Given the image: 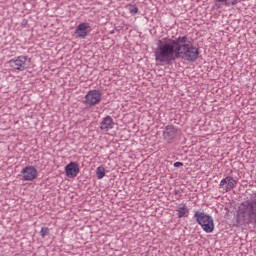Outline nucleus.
I'll use <instances>...</instances> for the list:
<instances>
[{
  "label": "nucleus",
  "mask_w": 256,
  "mask_h": 256,
  "mask_svg": "<svg viewBox=\"0 0 256 256\" xmlns=\"http://www.w3.org/2000/svg\"><path fill=\"white\" fill-rule=\"evenodd\" d=\"M200 53L199 48L193 46L187 36H179L174 40L169 38L158 40L154 51L155 61L159 65H172L176 59L195 63Z\"/></svg>",
  "instance_id": "nucleus-1"
},
{
  "label": "nucleus",
  "mask_w": 256,
  "mask_h": 256,
  "mask_svg": "<svg viewBox=\"0 0 256 256\" xmlns=\"http://www.w3.org/2000/svg\"><path fill=\"white\" fill-rule=\"evenodd\" d=\"M236 223L256 227V199L240 203L236 211Z\"/></svg>",
  "instance_id": "nucleus-2"
},
{
  "label": "nucleus",
  "mask_w": 256,
  "mask_h": 256,
  "mask_svg": "<svg viewBox=\"0 0 256 256\" xmlns=\"http://www.w3.org/2000/svg\"><path fill=\"white\" fill-rule=\"evenodd\" d=\"M194 219H196V223L202 227L205 233H213L215 231V222L211 215L205 212L195 211Z\"/></svg>",
  "instance_id": "nucleus-3"
},
{
  "label": "nucleus",
  "mask_w": 256,
  "mask_h": 256,
  "mask_svg": "<svg viewBox=\"0 0 256 256\" xmlns=\"http://www.w3.org/2000/svg\"><path fill=\"white\" fill-rule=\"evenodd\" d=\"M29 63H31V58L22 55L11 59L8 65L15 71H25V69H29Z\"/></svg>",
  "instance_id": "nucleus-4"
},
{
  "label": "nucleus",
  "mask_w": 256,
  "mask_h": 256,
  "mask_svg": "<svg viewBox=\"0 0 256 256\" xmlns=\"http://www.w3.org/2000/svg\"><path fill=\"white\" fill-rule=\"evenodd\" d=\"M101 97H103L101 91L90 90L85 95L84 105H87L88 107H95V105H99V103H101Z\"/></svg>",
  "instance_id": "nucleus-5"
},
{
  "label": "nucleus",
  "mask_w": 256,
  "mask_h": 256,
  "mask_svg": "<svg viewBox=\"0 0 256 256\" xmlns=\"http://www.w3.org/2000/svg\"><path fill=\"white\" fill-rule=\"evenodd\" d=\"M180 131L181 130H179L178 128H176L173 125H167L163 131L164 141H166L168 143H173V141H175V139H177V136L179 135Z\"/></svg>",
  "instance_id": "nucleus-6"
},
{
  "label": "nucleus",
  "mask_w": 256,
  "mask_h": 256,
  "mask_svg": "<svg viewBox=\"0 0 256 256\" xmlns=\"http://www.w3.org/2000/svg\"><path fill=\"white\" fill-rule=\"evenodd\" d=\"M238 181L235 180L232 176H227L220 181L219 189H222L224 193H229L237 187Z\"/></svg>",
  "instance_id": "nucleus-7"
},
{
  "label": "nucleus",
  "mask_w": 256,
  "mask_h": 256,
  "mask_svg": "<svg viewBox=\"0 0 256 256\" xmlns=\"http://www.w3.org/2000/svg\"><path fill=\"white\" fill-rule=\"evenodd\" d=\"M79 171V163L77 162H70L65 166L66 177H69L70 179H75V177L79 175Z\"/></svg>",
  "instance_id": "nucleus-8"
},
{
  "label": "nucleus",
  "mask_w": 256,
  "mask_h": 256,
  "mask_svg": "<svg viewBox=\"0 0 256 256\" xmlns=\"http://www.w3.org/2000/svg\"><path fill=\"white\" fill-rule=\"evenodd\" d=\"M23 181H33L37 179V169L34 166H26L22 171Z\"/></svg>",
  "instance_id": "nucleus-9"
},
{
  "label": "nucleus",
  "mask_w": 256,
  "mask_h": 256,
  "mask_svg": "<svg viewBox=\"0 0 256 256\" xmlns=\"http://www.w3.org/2000/svg\"><path fill=\"white\" fill-rule=\"evenodd\" d=\"M89 28V23H80L75 29V35H77L79 39H85V37L89 35Z\"/></svg>",
  "instance_id": "nucleus-10"
},
{
  "label": "nucleus",
  "mask_w": 256,
  "mask_h": 256,
  "mask_svg": "<svg viewBox=\"0 0 256 256\" xmlns=\"http://www.w3.org/2000/svg\"><path fill=\"white\" fill-rule=\"evenodd\" d=\"M113 127H115V122H113V118L111 116L104 117L100 123L101 131H110Z\"/></svg>",
  "instance_id": "nucleus-11"
},
{
  "label": "nucleus",
  "mask_w": 256,
  "mask_h": 256,
  "mask_svg": "<svg viewBox=\"0 0 256 256\" xmlns=\"http://www.w3.org/2000/svg\"><path fill=\"white\" fill-rule=\"evenodd\" d=\"M178 219H183V217H189V208L187 204L181 203L176 209Z\"/></svg>",
  "instance_id": "nucleus-12"
},
{
  "label": "nucleus",
  "mask_w": 256,
  "mask_h": 256,
  "mask_svg": "<svg viewBox=\"0 0 256 256\" xmlns=\"http://www.w3.org/2000/svg\"><path fill=\"white\" fill-rule=\"evenodd\" d=\"M126 8L128 9L129 13H131V15H137V13H139V8L135 4H128Z\"/></svg>",
  "instance_id": "nucleus-13"
},
{
  "label": "nucleus",
  "mask_w": 256,
  "mask_h": 256,
  "mask_svg": "<svg viewBox=\"0 0 256 256\" xmlns=\"http://www.w3.org/2000/svg\"><path fill=\"white\" fill-rule=\"evenodd\" d=\"M96 176L98 179H103L105 177V167L100 166L96 169Z\"/></svg>",
  "instance_id": "nucleus-14"
},
{
  "label": "nucleus",
  "mask_w": 256,
  "mask_h": 256,
  "mask_svg": "<svg viewBox=\"0 0 256 256\" xmlns=\"http://www.w3.org/2000/svg\"><path fill=\"white\" fill-rule=\"evenodd\" d=\"M49 233H50L49 227L41 228L40 235H41L42 239H45V237H47V235H49Z\"/></svg>",
  "instance_id": "nucleus-15"
},
{
  "label": "nucleus",
  "mask_w": 256,
  "mask_h": 256,
  "mask_svg": "<svg viewBox=\"0 0 256 256\" xmlns=\"http://www.w3.org/2000/svg\"><path fill=\"white\" fill-rule=\"evenodd\" d=\"M243 0H226V6L227 7H235L237 3H241Z\"/></svg>",
  "instance_id": "nucleus-16"
},
{
  "label": "nucleus",
  "mask_w": 256,
  "mask_h": 256,
  "mask_svg": "<svg viewBox=\"0 0 256 256\" xmlns=\"http://www.w3.org/2000/svg\"><path fill=\"white\" fill-rule=\"evenodd\" d=\"M174 167H183V162H175Z\"/></svg>",
  "instance_id": "nucleus-17"
},
{
  "label": "nucleus",
  "mask_w": 256,
  "mask_h": 256,
  "mask_svg": "<svg viewBox=\"0 0 256 256\" xmlns=\"http://www.w3.org/2000/svg\"><path fill=\"white\" fill-rule=\"evenodd\" d=\"M216 3H225L227 5V0H214Z\"/></svg>",
  "instance_id": "nucleus-18"
},
{
  "label": "nucleus",
  "mask_w": 256,
  "mask_h": 256,
  "mask_svg": "<svg viewBox=\"0 0 256 256\" xmlns=\"http://www.w3.org/2000/svg\"><path fill=\"white\" fill-rule=\"evenodd\" d=\"M179 193H181L180 190H174V195H179Z\"/></svg>",
  "instance_id": "nucleus-19"
}]
</instances>
